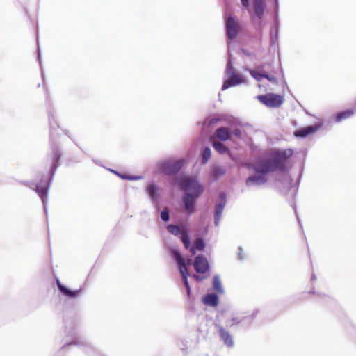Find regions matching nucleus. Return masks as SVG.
I'll list each match as a JSON object with an SVG mask.
<instances>
[{
	"label": "nucleus",
	"instance_id": "nucleus-5",
	"mask_svg": "<svg viewBox=\"0 0 356 356\" xmlns=\"http://www.w3.org/2000/svg\"><path fill=\"white\" fill-rule=\"evenodd\" d=\"M303 172V168H302L299 172L298 177L297 179V181L296 184H293V179L290 177L289 170L286 171H275L274 173H277L275 180L278 182L281 183L284 188H286V191L287 193H290L291 198L289 200V202L291 207L293 209L296 215L297 219L299 222V224L301 227L302 223L300 219L298 216L297 211V207L295 204V198L298 194V190L299 187V184L300 183V180L302 178Z\"/></svg>",
	"mask_w": 356,
	"mask_h": 356
},
{
	"label": "nucleus",
	"instance_id": "nucleus-40",
	"mask_svg": "<svg viewBox=\"0 0 356 356\" xmlns=\"http://www.w3.org/2000/svg\"><path fill=\"white\" fill-rule=\"evenodd\" d=\"M37 60L38 61L40 67L42 78L44 80V74H43L42 67V63H41V54H40V48H39L38 45Z\"/></svg>",
	"mask_w": 356,
	"mask_h": 356
},
{
	"label": "nucleus",
	"instance_id": "nucleus-48",
	"mask_svg": "<svg viewBox=\"0 0 356 356\" xmlns=\"http://www.w3.org/2000/svg\"><path fill=\"white\" fill-rule=\"evenodd\" d=\"M226 203H227V194H226V193L224 191V202H223L224 207H225Z\"/></svg>",
	"mask_w": 356,
	"mask_h": 356
},
{
	"label": "nucleus",
	"instance_id": "nucleus-4",
	"mask_svg": "<svg viewBox=\"0 0 356 356\" xmlns=\"http://www.w3.org/2000/svg\"><path fill=\"white\" fill-rule=\"evenodd\" d=\"M243 9L247 10L254 29L261 31L267 8L266 0H240Z\"/></svg>",
	"mask_w": 356,
	"mask_h": 356
},
{
	"label": "nucleus",
	"instance_id": "nucleus-18",
	"mask_svg": "<svg viewBox=\"0 0 356 356\" xmlns=\"http://www.w3.org/2000/svg\"><path fill=\"white\" fill-rule=\"evenodd\" d=\"M202 302L209 307H216L219 305L220 299L217 293L214 292L207 293L202 297Z\"/></svg>",
	"mask_w": 356,
	"mask_h": 356
},
{
	"label": "nucleus",
	"instance_id": "nucleus-20",
	"mask_svg": "<svg viewBox=\"0 0 356 356\" xmlns=\"http://www.w3.org/2000/svg\"><path fill=\"white\" fill-rule=\"evenodd\" d=\"M222 120V117L219 115H210L202 123V132L207 134L209 129H213L214 126Z\"/></svg>",
	"mask_w": 356,
	"mask_h": 356
},
{
	"label": "nucleus",
	"instance_id": "nucleus-42",
	"mask_svg": "<svg viewBox=\"0 0 356 356\" xmlns=\"http://www.w3.org/2000/svg\"><path fill=\"white\" fill-rule=\"evenodd\" d=\"M84 352L86 353V354H88V355H90V353H94V354H97V353L95 352V350L90 346L89 347H86L85 349H84Z\"/></svg>",
	"mask_w": 356,
	"mask_h": 356
},
{
	"label": "nucleus",
	"instance_id": "nucleus-21",
	"mask_svg": "<svg viewBox=\"0 0 356 356\" xmlns=\"http://www.w3.org/2000/svg\"><path fill=\"white\" fill-rule=\"evenodd\" d=\"M56 284H57V287H58V291L65 296L67 297V298H75L76 297L80 291H81V288L79 289H77V290H70L69 289L67 286H65V285H63L58 279H57L56 280Z\"/></svg>",
	"mask_w": 356,
	"mask_h": 356
},
{
	"label": "nucleus",
	"instance_id": "nucleus-28",
	"mask_svg": "<svg viewBox=\"0 0 356 356\" xmlns=\"http://www.w3.org/2000/svg\"><path fill=\"white\" fill-rule=\"evenodd\" d=\"M211 156V150L209 147H205L200 154L202 164H206Z\"/></svg>",
	"mask_w": 356,
	"mask_h": 356
},
{
	"label": "nucleus",
	"instance_id": "nucleus-43",
	"mask_svg": "<svg viewBox=\"0 0 356 356\" xmlns=\"http://www.w3.org/2000/svg\"><path fill=\"white\" fill-rule=\"evenodd\" d=\"M231 307H232L231 304L229 302L224 301V309H223L224 313L229 311L231 309Z\"/></svg>",
	"mask_w": 356,
	"mask_h": 356
},
{
	"label": "nucleus",
	"instance_id": "nucleus-2",
	"mask_svg": "<svg viewBox=\"0 0 356 356\" xmlns=\"http://www.w3.org/2000/svg\"><path fill=\"white\" fill-rule=\"evenodd\" d=\"M49 125V145L51 153L48 156L49 160V169L47 175L43 174L39 181H20L21 184L28 186L29 188L35 191L41 199L44 211L47 214V202L48 193L50 186L54 179V175L58 168L60 166V160L62 152L58 143L60 134L58 129L60 126L55 119L54 111L51 108H47Z\"/></svg>",
	"mask_w": 356,
	"mask_h": 356
},
{
	"label": "nucleus",
	"instance_id": "nucleus-1",
	"mask_svg": "<svg viewBox=\"0 0 356 356\" xmlns=\"http://www.w3.org/2000/svg\"><path fill=\"white\" fill-rule=\"evenodd\" d=\"M293 150L288 148L284 150L273 149L269 154L256 156L248 161L245 167L250 175L245 181L247 187H260L269 180V176L275 171L290 170L288 160L293 156Z\"/></svg>",
	"mask_w": 356,
	"mask_h": 356
},
{
	"label": "nucleus",
	"instance_id": "nucleus-56",
	"mask_svg": "<svg viewBox=\"0 0 356 356\" xmlns=\"http://www.w3.org/2000/svg\"><path fill=\"white\" fill-rule=\"evenodd\" d=\"M225 172H226V171H225V170L224 169V171H223L224 175L225 174Z\"/></svg>",
	"mask_w": 356,
	"mask_h": 356
},
{
	"label": "nucleus",
	"instance_id": "nucleus-39",
	"mask_svg": "<svg viewBox=\"0 0 356 356\" xmlns=\"http://www.w3.org/2000/svg\"><path fill=\"white\" fill-rule=\"evenodd\" d=\"M236 259L238 261H243L245 259V254L243 252L242 247H238L237 250Z\"/></svg>",
	"mask_w": 356,
	"mask_h": 356
},
{
	"label": "nucleus",
	"instance_id": "nucleus-47",
	"mask_svg": "<svg viewBox=\"0 0 356 356\" xmlns=\"http://www.w3.org/2000/svg\"><path fill=\"white\" fill-rule=\"evenodd\" d=\"M117 175L124 180H127V179L125 177H128V175L122 174L120 172V173H117Z\"/></svg>",
	"mask_w": 356,
	"mask_h": 356
},
{
	"label": "nucleus",
	"instance_id": "nucleus-14",
	"mask_svg": "<svg viewBox=\"0 0 356 356\" xmlns=\"http://www.w3.org/2000/svg\"><path fill=\"white\" fill-rule=\"evenodd\" d=\"M65 332L67 336H70L72 337V341L70 342H67L62 347L64 348L65 346H86V342L78 334L76 331L75 326L72 322H69L67 321H65Z\"/></svg>",
	"mask_w": 356,
	"mask_h": 356
},
{
	"label": "nucleus",
	"instance_id": "nucleus-50",
	"mask_svg": "<svg viewBox=\"0 0 356 356\" xmlns=\"http://www.w3.org/2000/svg\"><path fill=\"white\" fill-rule=\"evenodd\" d=\"M64 133L66 136H67L69 138H71L70 136H69V131L68 130H65L64 131Z\"/></svg>",
	"mask_w": 356,
	"mask_h": 356
},
{
	"label": "nucleus",
	"instance_id": "nucleus-8",
	"mask_svg": "<svg viewBox=\"0 0 356 356\" xmlns=\"http://www.w3.org/2000/svg\"><path fill=\"white\" fill-rule=\"evenodd\" d=\"M194 269L197 274L192 275L193 278L198 283L210 276V266L207 257L202 254H198L195 257Z\"/></svg>",
	"mask_w": 356,
	"mask_h": 356
},
{
	"label": "nucleus",
	"instance_id": "nucleus-29",
	"mask_svg": "<svg viewBox=\"0 0 356 356\" xmlns=\"http://www.w3.org/2000/svg\"><path fill=\"white\" fill-rule=\"evenodd\" d=\"M224 345L228 348H232L234 345V339L231 334L224 329Z\"/></svg>",
	"mask_w": 356,
	"mask_h": 356
},
{
	"label": "nucleus",
	"instance_id": "nucleus-30",
	"mask_svg": "<svg viewBox=\"0 0 356 356\" xmlns=\"http://www.w3.org/2000/svg\"><path fill=\"white\" fill-rule=\"evenodd\" d=\"M180 239L183 243L184 248L188 249L191 247L190 236L187 230H184L180 236Z\"/></svg>",
	"mask_w": 356,
	"mask_h": 356
},
{
	"label": "nucleus",
	"instance_id": "nucleus-32",
	"mask_svg": "<svg viewBox=\"0 0 356 356\" xmlns=\"http://www.w3.org/2000/svg\"><path fill=\"white\" fill-rule=\"evenodd\" d=\"M259 312L260 309L259 308H255L250 315L243 317V321H245V323L250 325Z\"/></svg>",
	"mask_w": 356,
	"mask_h": 356
},
{
	"label": "nucleus",
	"instance_id": "nucleus-51",
	"mask_svg": "<svg viewBox=\"0 0 356 356\" xmlns=\"http://www.w3.org/2000/svg\"><path fill=\"white\" fill-rule=\"evenodd\" d=\"M110 171H111L113 173L117 175V173H119L118 172L114 170H111V169H109Z\"/></svg>",
	"mask_w": 356,
	"mask_h": 356
},
{
	"label": "nucleus",
	"instance_id": "nucleus-17",
	"mask_svg": "<svg viewBox=\"0 0 356 356\" xmlns=\"http://www.w3.org/2000/svg\"><path fill=\"white\" fill-rule=\"evenodd\" d=\"M215 149L222 154V127H218L214 134V136L210 138Z\"/></svg>",
	"mask_w": 356,
	"mask_h": 356
},
{
	"label": "nucleus",
	"instance_id": "nucleus-13",
	"mask_svg": "<svg viewBox=\"0 0 356 356\" xmlns=\"http://www.w3.org/2000/svg\"><path fill=\"white\" fill-rule=\"evenodd\" d=\"M183 160H165L158 164L159 169L168 176L177 174L183 168Z\"/></svg>",
	"mask_w": 356,
	"mask_h": 356
},
{
	"label": "nucleus",
	"instance_id": "nucleus-19",
	"mask_svg": "<svg viewBox=\"0 0 356 356\" xmlns=\"http://www.w3.org/2000/svg\"><path fill=\"white\" fill-rule=\"evenodd\" d=\"M308 293L312 294V295H317L318 296H319L321 298V300H320L321 303H322L329 307L334 308L338 305V303L334 298H333L332 297H331L328 295L322 294L319 292H317L314 289L309 291L308 292Z\"/></svg>",
	"mask_w": 356,
	"mask_h": 356
},
{
	"label": "nucleus",
	"instance_id": "nucleus-36",
	"mask_svg": "<svg viewBox=\"0 0 356 356\" xmlns=\"http://www.w3.org/2000/svg\"><path fill=\"white\" fill-rule=\"evenodd\" d=\"M193 245L195 246V248L200 250L203 251L205 248V242L204 240L202 238H197Z\"/></svg>",
	"mask_w": 356,
	"mask_h": 356
},
{
	"label": "nucleus",
	"instance_id": "nucleus-41",
	"mask_svg": "<svg viewBox=\"0 0 356 356\" xmlns=\"http://www.w3.org/2000/svg\"><path fill=\"white\" fill-rule=\"evenodd\" d=\"M127 180L130 181H135V180H140L143 178L142 176H138V175H129L128 177H126Z\"/></svg>",
	"mask_w": 356,
	"mask_h": 356
},
{
	"label": "nucleus",
	"instance_id": "nucleus-38",
	"mask_svg": "<svg viewBox=\"0 0 356 356\" xmlns=\"http://www.w3.org/2000/svg\"><path fill=\"white\" fill-rule=\"evenodd\" d=\"M264 76H265L264 78L266 79L269 82H270L275 85L278 84L279 81H278L277 78L275 77V76L270 74L269 73L266 72V71H264Z\"/></svg>",
	"mask_w": 356,
	"mask_h": 356
},
{
	"label": "nucleus",
	"instance_id": "nucleus-53",
	"mask_svg": "<svg viewBox=\"0 0 356 356\" xmlns=\"http://www.w3.org/2000/svg\"><path fill=\"white\" fill-rule=\"evenodd\" d=\"M218 97H219V99L221 101V99H220V93H218Z\"/></svg>",
	"mask_w": 356,
	"mask_h": 356
},
{
	"label": "nucleus",
	"instance_id": "nucleus-27",
	"mask_svg": "<svg viewBox=\"0 0 356 356\" xmlns=\"http://www.w3.org/2000/svg\"><path fill=\"white\" fill-rule=\"evenodd\" d=\"M244 70L248 71L250 74L254 78L256 81L260 82L264 79V71L262 72H258L248 68V67H244Z\"/></svg>",
	"mask_w": 356,
	"mask_h": 356
},
{
	"label": "nucleus",
	"instance_id": "nucleus-23",
	"mask_svg": "<svg viewBox=\"0 0 356 356\" xmlns=\"http://www.w3.org/2000/svg\"><path fill=\"white\" fill-rule=\"evenodd\" d=\"M222 176V167L219 165H213L211 167L209 179L210 182H216Z\"/></svg>",
	"mask_w": 356,
	"mask_h": 356
},
{
	"label": "nucleus",
	"instance_id": "nucleus-52",
	"mask_svg": "<svg viewBox=\"0 0 356 356\" xmlns=\"http://www.w3.org/2000/svg\"><path fill=\"white\" fill-rule=\"evenodd\" d=\"M283 84L285 85L286 86H287L286 82L284 79L283 80Z\"/></svg>",
	"mask_w": 356,
	"mask_h": 356
},
{
	"label": "nucleus",
	"instance_id": "nucleus-37",
	"mask_svg": "<svg viewBox=\"0 0 356 356\" xmlns=\"http://www.w3.org/2000/svg\"><path fill=\"white\" fill-rule=\"evenodd\" d=\"M161 218L163 222H168L170 220V210L168 207H165L161 212Z\"/></svg>",
	"mask_w": 356,
	"mask_h": 356
},
{
	"label": "nucleus",
	"instance_id": "nucleus-24",
	"mask_svg": "<svg viewBox=\"0 0 356 356\" xmlns=\"http://www.w3.org/2000/svg\"><path fill=\"white\" fill-rule=\"evenodd\" d=\"M159 188L157 185L154 184H149L146 187V191L148 193L152 202H156L159 200Z\"/></svg>",
	"mask_w": 356,
	"mask_h": 356
},
{
	"label": "nucleus",
	"instance_id": "nucleus-11",
	"mask_svg": "<svg viewBox=\"0 0 356 356\" xmlns=\"http://www.w3.org/2000/svg\"><path fill=\"white\" fill-rule=\"evenodd\" d=\"M274 13L273 16V24L270 29V47L277 46L280 33V19H279V3L278 0H272Z\"/></svg>",
	"mask_w": 356,
	"mask_h": 356
},
{
	"label": "nucleus",
	"instance_id": "nucleus-34",
	"mask_svg": "<svg viewBox=\"0 0 356 356\" xmlns=\"http://www.w3.org/2000/svg\"><path fill=\"white\" fill-rule=\"evenodd\" d=\"M213 289L215 291L220 292V293L222 292V289L221 286V282H220V277L218 275H216L213 277Z\"/></svg>",
	"mask_w": 356,
	"mask_h": 356
},
{
	"label": "nucleus",
	"instance_id": "nucleus-54",
	"mask_svg": "<svg viewBox=\"0 0 356 356\" xmlns=\"http://www.w3.org/2000/svg\"><path fill=\"white\" fill-rule=\"evenodd\" d=\"M93 162L96 163H98L97 161H95V159H93Z\"/></svg>",
	"mask_w": 356,
	"mask_h": 356
},
{
	"label": "nucleus",
	"instance_id": "nucleus-26",
	"mask_svg": "<svg viewBox=\"0 0 356 356\" xmlns=\"http://www.w3.org/2000/svg\"><path fill=\"white\" fill-rule=\"evenodd\" d=\"M166 229L168 232L174 236H179V234L181 235V233L184 230H182L181 228L177 225L174 224H168L166 227Z\"/></svg>",
	"mask_w": 356,
	"mask_h": 356
},
{
	"label": "nucleus",
	"instance_id": "nucleus-33",
	"mask_svg": "<svg viewBox=\"0 0 356 356\" xmlns=\"http://www.w3.org/2000/svg\"><path fill=\"white\" fill-rule=\"evenodd\" d=\"M214 326L217 330L219 337L222 340V325L220 323L219 315H218L214 321Z\"/></svg>",
	"mask_w": 356,
	"mask_h": 356
},
{
	"label": "nucleus",
	"instance_id": "nucleus-31",
	"mask_svg": "<svg viewBox=\"0 0 356 356\" xmlns=\"http://www.w3.org/2000/svg\"><path fill=\"white\" fill-rule=\"evenodd\" d=\"M259 312L260 309L259 308H255L250 315L243 317V321H245V323L250 325Z\"/></svg>",
	"mask_w": 356,
	"mask_h": 356
},
{
	"label": "nucleus",
	"instance_id": "nucleus-6",
	"mask_svg": "<svg viewBox=\"0 0 356 356\" xmlns=\"http://www.w3.org/2000/svg\"><path fill=\"white\" fill-rule=\"evenodd\" d=\"M226 9L227 6L224 1V29L229 43L244 34L245 26L236 15L227 13Z\"/></svg>",
	"mask_w": 356,
	"mask_h": 356
},
{
	"label": "nucleus",
	"instance_id": "nucleus-3",
	"mask_svg": "<svg viewBox=\"0 0 356 356\" xmlns=\"http://www.w3.org/2000/svg\"><path fill=\"white\" fill-rule=\"evenodd\" d=\"M243 129L239 120L224 113V154L229 155L232 160L237 161L238 156L229 146L236 150L241 147Z\"/></svg>",
	"mask_w": 356,
	"mask_h": 356
},
{
	"label": "nucleus",
	"instance_id": "nucleus-55",
	"mask_svg": "<svg viewBox=\"0 0 356 356\" xmlns=\"http://www.w3.org/2000/svg\"><path fill=\"white\" fill-rule=\"evenodd\" d=\"M280 191H281V193H284V191L282 189H280Z\"/></svg>",
	"mask_w": 356,
	"mask_h": 356
},
{
	"label": "nucleus",
	"instance_id": "nucleus-49",
	"mask_svg": "<svg viewBox=\"0 0 356 356\" xmlns=\"http://www.w3.org/2000/svg\"><path fill=\"white\" fill-rule=\"evenodd\" d=\"M316 280V275H315L314 273H312V276H311V280L315 281Z\"/></svg>",
	"mask_w": 356,
	"mask_h": 356
},
{
	"label": "nucleus",
	"instance_id": "nucleus-44",
	"mask_svg": "<svg viewBox=\"0 0 356 356\" xmlns=\"http://www.w3.org/2000/svg\"><path fill=\"white\" fill-rule=\"evenodd\" d=\"M154 207V209L156 211H159L160 210V203H159V200H156V202H152Z\"/></svg>",
	"mask_w": 356,
	"mask_h": 356
},
{
	"label": "nucleus",
	"instance_id": "nucleus-22",
	"mask_svg": "<svg viewBox=\"0 0 356 356\" xmlns=\"http://www.w3.org/2000/svg\"><path fill=\"white\" fill-rule=\"evenodd\" d=\"M354 113L355 109L353 108L338 111L334 115V120L336 123H339L344 120L350 118Z\"/></svg>",
	"mask_w": 356,
	"mask_h": 356
},
{
	"label": "nucleus",
	"instance_id": "nucleus-15",
	"mask_svg": "<svg viewBox=\"0 0 356 356\" xmlns=\"http://www.w3.org/2000/svg\"><path fill=\"white\" fill-rule=\"evenodd\" d=\"M323 122L319 121L314 124H311L307 127H303L296 129L293 132V136L296 138L304 139L316 133L323 127Z\"/></svg>",
	"mask_w": 356,
	"mask_h": 356
},
{
	"label": "nucleus",
	"instance_id": "nucleus-45",
	"mask_svg": "<svg viewBox=\"0 0 356 356\" xmlns=\"http://www.w3.org/2000/svg\"><path fill=\"white\" fill-rule=\"evenodd\" d=\"M185 264H186V266L187 265L193 266L194 267L195 259L193 260L192 259L188 258V259H187L186 261H185Z\"/></svg>",
	"mask_w": 356,
	"mask_h": 356
},
{
	"label": "nucleus",
	"instance_id": "nucleus-35",
	"mask_svg": "<svg viewBox=\"0 0 356 356\" xmlns=\"http://www.w3.org/2000/svg\"><path fill=\"white\" fill-rule=\"evenodd\" d=\"M241 323H246L245 321H243V318L241 319H240L239 318L235 317V316L232 317L230 321H226V324H227V327H232V325H238Z\"/></svg>",
	"mask_w": 356,
	"mask_h": 356
},
{
	"label": "nucleus",
	"instance_id": "nucleus-25",
	"mask_svg": "<svg viewBox=\"0 0 356 356\" xmlns=\"http://www.w3.org/2000/svg\"><path fill=\"white\" fill-rule=\"evenodd\" d=\"M219 202L216 205L215 210L214 223L218 226L220 220V215L222 213V192L218 194Z\"/></svg>",
	"mask_w": 356,
	"mask_h": 356
},
{
	"label": "nucleus",
	"instance_id": "nucleus-16",
	"mask_svg": "<svg viewBox=\"0 0 356 356\" xmlns=\"http://www.w3.org/2000/svg\"><path fill=\"white\" fill-rule=\"evenodd\" d=\"M198 197H196V195L191 194L190 193H185L183 197L184 207L189 214L194 213L195 206Z\"/></svg>",
	"mask_w": 356,
	"mask_h": 356
},
{
	"label": "nucleus",
	"instance_id": "nucleus-7",
	"mask_svg": "<svg viewBox=\"0 0 356 356\" xmlns=\"http://www.w3.org/2000/svg\"><path fill=\"white\" fill-rule=\"evenodd\" d=\"M226 79H224V90L237 87L247 82L246 76L238 71L229 60H227L225 69Z\"/></svg>",
	"mask_w": 356,
	"mask_h": 356
},
{
	"label": "nucleus",
	"instance_id": "nucleus-10",
	"mask_svg": "<svg viewBox=\"0 0 356 356\" xmlns=\"http://www.w3.org/2000/svg\"><path fill=\"white\" fill-rule=\"evenodd\" d=\"M170 253V255L175 260V261L179 267V270L182 276L184 286L186 288L187 295H188V296H190L191 287H190V285H189V283L188 281V278L190 276V274L188 273V268L185 264V259L177 249H175V248L171 249Z\"/></svg>",
	"mask_w": 356,
	"mask_h": 356
},
{
	"label": "nucleus",
	"instance_id": "nucleus-46",
	"mask_svg": "<svg viewBox=\"0 0 356 356\" xmlns=\"http://www.w3.org/2000/svg\"><path fill=\"white\" fill-rule=\"evenodd\" d=\"M190 248V252L193 255H195L196 253V250H197L194 245H193Z\"/></svg>",
	"mask_w": 356,
	"mask_h": 356
},
{
	"label": "nucleus",
	"instance_id": "nucleus-12",
	"mask_svg": "<svg viewBox=\"0 0 356 356\" xmlns=\"http://www.w3.org/2000/svg\"><path fill=\"white\" fill-rule=\"evenodd\" d=\"M257 99L268 108H279L284 102V96L280 94L268 92L266 94L259 95Z\"/></svg>",
	"mask_w": 356,
	"mask_h": 356
},
{
	"label": "nucleus",
	"instance_id": "nucleus-9",
	"mask_svg": "<svg viewBox=\"0 0 356 356\" xmlns=\"http://www.w3.org/2000/svg\"><path fill=\"white\" fill-rule=\"evenodd\" d=\"M177 182L185 193L196 195V197H200L204 191L203 186L194 177H179Z\"/></svg>",
	"mask_w": 356,
	"mask_h": 356
}]
</instances>
